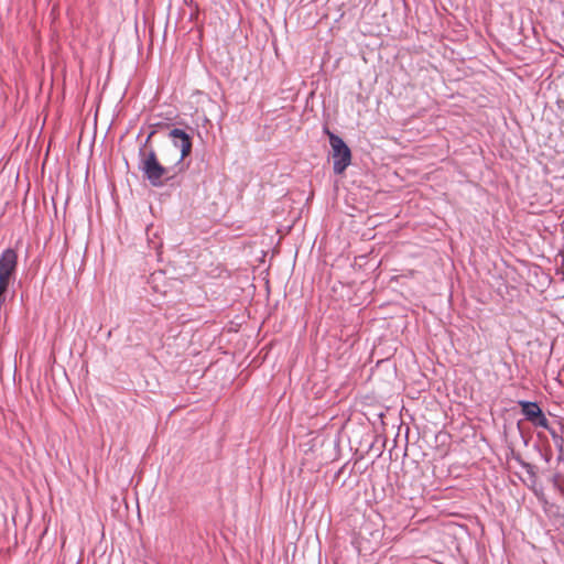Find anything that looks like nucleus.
Segmentation results:
<instances>
[{
	"label": "nucleus",
	"mask_w": 564,
	"mask_h": 564,
	"mask_svg": "<svg viewBox=\"0 0 564 564\" xmlns=\"http://www.w3.org/2000/svg\"><path fill=\"white\" fill-rule=\"evenodd\" d=\"M153 134L154 131L148 135L144 145L139 151L140 169L150 184L152 186L159 187L162 186L165 181L172 180L180 172H182L183 166H177L175 163L174 165L169 166L159 162L154 149L149 145Z\"/></svg>",
	"instance_id": "nucleus-1"
},
{
	"label": "nucleus",
	"mask_w": 564,
	"mask_h": 564,
	"mask_svg": "<svg viewBox=\"0 0 564 564\" xmlns=\"http://www.w3.org/2000/svg\"><path fill=\"white\" fill-rule=\"evenodd\" d=\"M325 132L329 138V144L332 147L334 172L336 174H343L351 162V151L340 137L336 135L328 129H326Z\"/></svg>",
	"instance_id": "nucleus-2"
},
{
	"label": "nucleus",
	"mask_w": 564,
	"mask_h": 564,
	"mask_svg": "<svg viewBox=\"0 0 564 564\" xmlns=\"http://www.w3.org/2000/svg\"><path fill=\"white\" fill-rule=\"evenodd\" d=\"M17 268V251L12 248L3 250L0 254V297L7 292L10 283L14 280Z\"/></svg>",
	"instance_id": "nucleus-3"
},
{
	"label": "nucleus",
	"mask_w": 564,
	"mask_h": 564,
	"mask_svg": "<svg viewBox=\"0 0 564 564\" xmlns=\"http://www.w3.org/2000/svg\"><path fill=\"white\" fill-rule=\"evenodd\" d=\"M170 137L173 140L171 150L175 152L174 160L177 166H182L183 160L191 154L192 140L189 135L182 129H173L170 132Z\"/></svg>",
	"instance_id": "nucleus-4"
},
{
	"label": "nucleus",
	"mask_w": 564,
	"mask_h": 564,
	"mask_svg": "<svg viewBox=\"0 0 564 564\" xmlns=\"http://www.w3.org/2000/svg\"><path fill=\"white\" fill-rule=\"evenodd\" d=\"M520 405L522 413L531 423L544 429L549 427V421L546 416L543 414L542 410L535 402L521 401Z\"/></svg>",
	"instance_id": "nucleus-5"
}]
</instances>
